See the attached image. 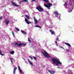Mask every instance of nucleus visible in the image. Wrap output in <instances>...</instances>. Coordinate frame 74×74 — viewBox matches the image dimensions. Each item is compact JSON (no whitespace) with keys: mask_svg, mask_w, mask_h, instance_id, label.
<instances>
[{"mask_svg":"<svg viewBox=\"0 0 74 74\" xmlns=\"http://www.w3.org/2000/svg\"><path fill=\"white\" fill-rule=\"evenodd\" d=\"M51 60H52L53 63L56 64V66H59L58 65L59 64H62V63H61L60 61V60L58 58H53L51 59Z\"/></svg>","mask_w":74,"mask_h":74,"instance_id":"obj_1","label":"nucleus"},{"mask_svg":"<svg viewBox=\"0 0 74 74\" xmlns=\"http://www.w3.org/2000/svg\"><path fill=\"white\" fill-rule=\"evenodd\" d=\"M44 53L42 52V54L46 57V58H50L51 56H49V55L45 51H44Z\"/></svg>","mask_w":74,"mask_h":74,"instance_id":"obj_2","label":"nucleus"},{"mask_svg":"<svg viewBox=\"0 0 74 74\" xmlns=\"http://www.w3.org/2000/svg\"><path fill=\"white\" fill-rule=\"evenodd\" d=\"M45 7L48 8L49 9H50V7L51 5H52V4L51 3H49L47 4H47H45L44 5Z\"/></svg>","mask_w":74,"mask_h":74,"instance_id":"obj_3","label":"nucleus"},{"mask_svg":"<svg viewBox=\"0 0 74 74\" xmlns=\"http://www.w3.org/2000/svg\"><path fill=\"white\" fill-rule=\"evenodd\" d=\"M14 45H16V46H17V47H19V46H21V45H23V46H25V45H26V44L22 43L18 44V43H16L14 44Z\"/></svg>","mask_w":74,"mask_h":74,"instance_id":"obj_4","label":"nucleus"},{"mask_svg":"<svg viewBox=\"0 0 74 74\" xmlns=\"http://www.w3.org/2000/svg\"><path fill=\"white\" fill-rule=\"evenodd\" d=\"M37 10H38L39 12H41V11H43V9L41 8V6L39 5V7H36Z\"/></svg>","mask_w":74,"mask_h":74,"instance_id":"obj_5","label":"nucleus"},{"mask_svg":"<svg viewBox=\"0 0 74 74\" xmlns=\"http://www.w3.org/2000/svg\"><path fill=\"white\" fill-rule=\"evenodd\" d=\"M54 14L55 15L56 17H57L58 18V15H59V13H58V12L57 11H56L54 12Z\"/></svg>","mask_w":74,"mask_h":74,"instance_id":"obj_6","label":"nucleus"},{"mask_svg":"<svg viewBox=\"0 0 74 74\" xmlns=\"http://www.w3.org/2000/svg\"><path fill=\"white\" fill-rule=\"evenodd\" d=\"M33 18L34 19L35 24H37V23H38V21H37V20L36 19V18L35 17H34Z\"/></svg>","mask_w":74,"mask_h":74,"instance_id":"obj_7","label":"nucleus"},{"mask_svg":"<svg viewBox=\"0 0 74 74\" xmlns=\"http://www.w3.org/2000/svg\"><path fill=\"white\" fill-rule=\"evenodd\" d=\"M25 21L28 24V25H29L30 23H31V22L27 20V19L26 18H25Z\"/></svg>","mask_w":74,"mask_h":74,"instance_id":"obj_8","label":"nucleus"},{"mask_svg":"<svg viewBox=\"0 0 74 74\" xmlns=\"http://www.w3.org/2000/svg\"><path fill=\"white\" fill-rule=\"evenodd\" d=\"M48 72L50 73L51 74H54L55 73V71L52 70H48Z\"/></svg>","mask_w":74,"mask_h":74,"instance_id":"obj_9","label":"nucleus"},{"mask_svg":"<svg viewBox=\"0 0 74 74\" xmlns=\"http://www.w3.org/2000/svg\"><path fill=\"white\" fill-rule=\"evenodd\" d=\"M11 2L12 3V5H13L16 6V7H19V5H16L15 3H14V2H13V1H11Z\"/></svg>","mask_w":74,"mask_h":74,"instance_id":"obj_10","label":"nucleus"},{"mask_svg":"<svg viewBox=\"0 0 74 74\" xmlns=\"http://www.w3.org/2000/svg\"><path fill=\"white\" fill-rule=\"evenodd\" d=\"M17 69V67H14V70L13 71V74H15V71Z\"/></svg>","mask_w":74,"mask_h":74,"instance_id":"obj_11","label":"nucleus"},{"mask_svg":"<svg viewBox=\"0 0 74 74\" xmlns=\"http://www.w3.org/2000/svg\"><path fill=\"white\" fill-rule=\"evenodd\" d=\"M10 22V21H9V20L8 19H7L5 21V23L6 25H7L8 24V23H9V22Z\"/></svg>","mask_w":74,"mask_h":74,"instance_id":"obj_12","label":"nucleus"},{"mask_svg":"<svg viewBox=\"0 0 74 74\" xmlns=\"http://www.w3.org/2000/svg\"><path fill=\"white\" fill-rule=\"evenodd\" d=\"M21 32H22V33H23V34H27V33H26V32H25L22 30H21Z\"/></svg>","mask_w":74,"mask_h":74,"instance_id":"obj_13","label":"nucleus"},{"mask_svg":"<svg viewBox=\"0 0 74 74\" xmlns=\"http://www.w3.org/2000/svg\"><path fill=\"white\" fill-rule=\"evenodd\" d=\"M49 32L51 33V34H55V32L54 31L51 30H49Z\"/></svg>","mask_w":74,"mask_h":74,"instance_id":"obj_14","label":"nucleus"},{"mask_svg":"<svg viewBox=\"0 0 74 74\" xmlns=\"http://www.w3.org/2000/svg\"><path fill=\"white\" fill-rule=\"evenodd\" d=\"M65 44H66V45L68 46V47H71V45L68 43L65 42Z\"/></svg>","mask_w":74,"mask_h":74,"instance_id":"obj_15","label":"nucleus"},{"mask_svg":"<svg viewBox=\"0 0 74 74\" xmlns=\"http://www.w3.org/2000/svg\"><path fill=\"white\" fill-rule=\"evenodd\" d=\"M57 41H59V38H58L56 39V40L55 41L56 45L57 46H58V44H57Z\"/></svg>","mask_w":74,"mask_h":74,"instance_id":"obj_16","label":"nucleus"},{"mask_svg":"<svg viewBox=\"0 0 74 74\" xmlns=\"http://www.w3.org/2000/svg\"><path fill=\"white\" fill-rule=\"evenodd\" d=\"M45 2H46L47 3H49V0H43Z\"/></svg>","mask_w":74,"mask_h":74,"instance_id":"obj_17","label":"nucleus"},{"mask_svg":"<svg viewBox=\"0 0 74 74\" xmlns=\"http://www.w3.org/2000/svg\"><path fill=\"white\" fill-rule=\"evenodd\" d=\"M10 53H11L12 55H13L14 53V51H11V52H10Z\"/></svg>","mask_w":74,"mask_h":74,"instance_id":"obj_18","label":"nucleus"},{"mask_svg":"<svg viewBox=\"0 0 74 74\" xmlns=\"http://www.w3.org/2000/svg\"><path fill=\"white\" fill-rule=\"evenodd\" d=\"M28 61L29 63H30L32 65H33V63H32V62L30 61V60H29V59H28Z\"/></svg>","mask_w":74,"mask_h":74,"instance_id":"obj_19","label":"nucleus"},{"mask_svg":"<svg viewBox=\"0 0 74 74\" xmlns=\"http://www.w3.org/2000/svg\"><path fill=\"white\" fill-rule=\"evenodd\" d=\"M25 17H26L27 19H29V16L27 15H25Z\"/></svg>","mask_w":74,"mask_h":74,"instance_id":"obj_20","label":"nucleus"},{"mask_svg":"<svg viewBox=\"0 0 74 74\" xmlns=\"http://www.w3.org/2000/svg\"><path fill=\"white\" fill-rule=\"evenodd\" d=\"M12 33L13 35V36L14 37H15V35H14V32H13V31H12Z\"/></svg>","mask_w":74,"mask_h":74,"instance_id":"obj_21","label":"nucleus"},{"mask_svg":"<svg viewBox=\"0 0 74 74\" xmlns=\"http://www.w3.org/2000/svg\"><path fill=\"white\" fill-rule=\"evenodd\" d=\"M0 54L1 55H2V56H3L4 55L2 54L1 53V50H0Z\"/></svg>","mask_w":74,"mask_h":74,"instance_id":"obj_22","label":"nucleus"},{"mask_svg":"<svg viewBox=\"0 0 74 74\" xmlns=\"http://www.w3.org/2000/svg\"><path fill=\"white\" fill-rule=\"evenodd\" d=\"M15 29H16V30L18 32H19V31L20 30L18 28H16Z\"/></svg>","mask_w":74,"mask_h":74,"instance_id":"obj_23","label":"nucleus"},{"mask_svg":"<svg viewBox=\"0 0 74 74\" xmlns=\"http://www.w3.org/2000/svg\"><path fill=\"white\" fill-rule=\"evenodd\" d=\"M35 27H39V28H41V27H40V26L38 25H36Z\"/></svg>","mask_w":74,"mask_h":74,"instance_id":"obj_24","label":"nucleus"},{"mask_svg":"<svg viewBox=\"0 0 74 74\" xmlns=\"http://www.w3.org/2000/svg\"><path fill=\"white\" fill-rule=\"evenodd\" d=\"M23 1L24 2L25 1V2H28V0H23Z\"/></svg>","mask_w":74,"mask_h":74,"instance_id":"obj_25","label":"nucleus"},{"mask_svg":"<svg viewBox=\"0 0 74 74\" xmlns=\"http://www.w3.org/2000/svg\"><path fill=\"white\" fill-rule=\"evenodd\" d=\"M12 60H13V58H10V60L11 61V62H12V63H13V62L12 61Z\"/></svg>","mask_w":74,"mask_h":74,"instance_id":"obj_26","label":"nucleus"},{"mask_svg":"<svg viewBox=\"0 0 74 74\" xmlns=\"http://www.w3.org/2000/svg\"><path fill=\"white\" fill-rule=\"evenodd\" d=\"M28 41L29 42H31V41L30 40V38H28Z\"/></svg>","mask_w":74,"mask_h":74,"instance_id":"obj_27","label":"nucleus"},{"mask_svg":"<svg viewBox=\"0 0 74 74\" xmlns=\"http://www.w3.org/2000/svg\"><path fill=\"white\" fill-rule=\"evenodd\" d=\"M64 5L65 7H66V6H67V3L66 2H65V4H64Z\"/></svg>","mask_w":74,"mask_h":74,"instance_id":"obj_28","label":"nucleus"},{"mask_svg":"<svg viewBox=\"0 0 74 74\" xmlns=\"http://www.w3.org/2000/svg\"><path fill=\"white\" fill-rule=\"evenodd\" d=\"M33 58L35 59V60H36V61H37V59H36V58L35 57H33Z\"/></svg>","mask_w":74,"mask_h":74,"instance_id":"obj_29","label":"nucleus"},{"mask_svg":"<svg viewBox=\"0 0 74 74\" xmlns=\"http://www.w3.org/2000/svg\"><path fill=\"white\" fill-rule=\"evenodd\" d=\"M23 0L21 1H20L19 2V3H20V4H22V2H23Z\"/></svg>","mask_w":74,"mask_h":74,"instance_id":"obj_30","label":"nucleus"},{"mask_svg":"<svg viewBox=\"0 0 74 74\" xmlns=\"http://www.w3.org/2000/svg\"><path fill=\"white\" fill-rule=\"evenodd\" d=\"M19 70L20 71V72L21 73H22V70L21 69H20Z\"/></svg>","mask_w":74,"mask_h":74,"instance_id":"obj_31","label":"nucleus"},{"mask_svg":"<svg viewBox=\"0 0 74 74\" xmlns=\"http://www.w3.org/2000/svg\"><path fill=\"white\" fill-rule=\"evenodd\" d=\"M18 69H19V70L21 69V68H20V66H18Z\"/></svg>","mask_w":74,"mask_h":74,"instance_id":"obj_32","label":"nucleus"},{"mask_svg":"<svg viewBox=\"0 0 74 74\" xmlns=\"http://www.w3.org/2000/svg\"><path fill=\"white\" fill-rule=\"evenodd\" d=\"M29 58H30L31 59H33V58H32V57L29 56Z\"/></svg>","mask_w":74,"mask_h":74,"instance_id":"obj_33","label":"nucleus"},{"mask_svg":"<svg viewBox=\"0 0 74 74\" xmlns=\"http://www.w3.org/2000/svg\"><path fill=\"white\" fill-rule=\"evenodd\" d=\"M3 19V17H1L0 18V20H1L2 19Z\"/></svg>","mask_w":74,"mask_h":74,"instance_id":"obj_34","label":"nucleus"},{"mask_svg":"<svg viewBox=\"0 0 74 74\" xmlns=\"http://www.w3.org/2000/svg\"><path fill=\"white\" fill-rule=\"evenodd\" d=\"M66 51H68V52H69V50L68 49H66Z\"/></svg>","mask_w":74,"mask_h":74,"instance_id":"obj_35","label":"nucleus"},{"mask_svg":"<svg viewBox=\"0 0 74 74\" xmlns=\"http://www.w3.org/2000/svg\"><path fill=\"white\" fill-rule=\"evenodd\" d=\"M58 19H60V16H59V17L58 18Z\"/></svg>","mask_w":74,"mask_h":74,"instance_id":"obj_36","label":"nucleus"},{"mask_svg":"<svg viewBox=\"0 0 74 74\" xmlns=\"http://www.w3.org/2000/svg\"><path fill=\"white\" fill-rule=\"evenodd\" d=\"M32 0L33 1H36V0Z\"/></svg>","mask_w":74,"mask_h":74,"instance_id":"obj_37","label":"nucleus"},{"mask_svg":"<svg viewBox=\"0 0 74 74\" xmlns=\"http://www.w3.org/2000/svg\"><path fill=\"white\" fill-rule=\"evenodd\" d=\"M60 48H63V47H60Z\"/></svg>","mask_w":74,"mask_h":74,"instance_id":"obj_38","label":"nucleus"},{"mask_svg":"<svg viewBox=\"0 0 74 74\" xmlns=\"http://www.w3.org/2000/svg\"><path fill=\"white\" fill-rule=\"evenodd\" d=\"M49 28H52V27H49Z\"/></svg>","mask_w":74,"mask_h":74,"instance_id":"obj_39","label":"nucleus"},{"mask_svg":"<svg viewBox=\"0 0 74 74\" xmlns=\"http://www.w3.org/2000/svg\"><path fill=\"white\" fill-rule=\"evenodd\" d=\"M60 67H59V66H58V69H60Z\"/></svg>","mask_w":74,"mask_h":74,"instance_id":"obj_40","label":"nucleus"},{"mask_svg":"<svg viewBox=\"0 0 74 74\" xmlns=\"http://www.w3.org/2000/svg\"><path fill=\"white\" fill-rule=\"evenodd\" d=\"M13 44H14V43H12V45H13Z\"/></svg>","mask_w":74,"mask_h":74,"instance_id":"obj_41","label":"nucleus"},{"mask_svg":"<svg viewBox=\"0 0 74 74\" xmlns=\"http://www.w3.org/2000/svg\"><path fill=\"white\" fill-rule=\"evenodd\" d=\"M68 12H70L71 11H68Z\"/></svg>","mask_w":74,"mask_h":74,"instance_id":"obj_42","label":"nucleus"},{"mask_svg":"<svg viewBox=\"0 0 74 74\" xmlns=\"http://www.w3.org/2000/svg\"><path fill=\"white\" fill-rule=\"evenodd\" d=\"M70 5H72V4H71Z\"/></svg>","mask_w":74,"mask_h":74,"instance_id":"obj_43","label":"nucleus"},{"mask_svg":"<svg viewBox=\"0 0 74 74\" xmlns=\"http://www.w3.org/2000/svg\"><path fill=\"white\" fill-rule=\"evenodd\" d=\"M44 67H45V66H44Z\"/></svg>","mask_w":74,"mask_h":74,"instance_id":"obj_44","label":"nucleus"},{"mask_svg":"<svg viewBox=\"0 0 74 74\" xmlns=\"http://www.w3.org/2000/svg\"><path fill=\"white\" fill-rule=\"evenodd\" d=\"M23 59H24L23 58Z\"/></svg>","mask_w":74,"mask_h":74,"instance_id":"obj_45","label":"nucleus"}]
</instances>
